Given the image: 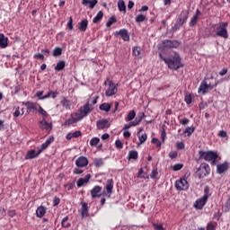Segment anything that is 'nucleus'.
I'll use <instances>...</instances> for the list:
<instances>
[{"instance_id": "864d4df0", "label": "nucleus", "mask_w": 230, "mask_h": 230, "mask_svg": "<svg viewBox=\"0 0 230 230\" xmlns=\"http://www.w3.org/2000/svg\"><path fill=\"white\" fill-rule=\"evenodd\" d=\"M184 165L182 164H176L173 165L172 170L173 172H179V170H182Z\"/></svg>"}, {"instance_id": "f3484780", "label": "nucleus", "mask_w": 230, "mask_h": 230, "mask_svg": "<svg viewBox=\"0 0 230 230\" xmlns=\"http://www.w3.org/2000/svg\"><path fill=\"white\" fill-rule=\"evenodd\" d=\"M227 170H229V164L227 162L217 165V173H219V175H222Z\"/></svg>"}, {"instance_id": "603ef678", "label": "nucleus", "mask_w": 230, "mask_h": 230, "mask_svg": "<svg viewBox=\"0 0 230 230\" xmlns=\"http://www.w3.org/2000/svg\"><path fill=\"white\" fill-rule=\"evenodd\" d=\"M157 175H159V172H157V168L153 169L150 174L151 179H157Z\"/></svg>"}, {"instance_id": "5701e85b", "label": "nucleus", "mask_w": 230, "mask_h": 230, "mask_svg": "<svg viewBox=\"0 0 230 230\" xmlns=\"http://www.w3.org/2000/svg\"><path fill=\"white\" fill-rule=\"evenodd\" d=\"M0 48L2 49L8 48V38L3 33H0Z\"/></svg>"}, {"instance_id": "1a4fd4ad", "label": "nucleus", "mask_w": 230, "mask_h": 230, "mask_svg": "<svg viewBox=\"0 0 230 230\" xmlns=\"http://www.w3.org/2000/svg\"><path fill=\"white\" fill-rule=\"evenodd\" d=\"M109 82V87L106 90V96L111 97V96H114V94H116V93H118V85L116 84H114V82L110 81L109 79H107Z\"/></svg>"}, {"instance_id": "79ce46f5", "label": "nucleus", "mask_w": 230, "mask_h": 230, "mask_svg": "<svg viewBox=\"0 0 230 230\" xmlns=\"http://www.w3.org/2000/svg\"><path fill=\"white\" fill-rule=\"evenodd\" d=\"M68 221H69V217L68 216L65 217L61 221L62 227H66V228L69 227L71 226V223H67Z\"/></svg>"}, {"instance_id": "a19ab883", "label": "nucleus", "mask_w": 230, "mask_h": 230, "mask_svg": "<svg viewBox=\"0 0 230 230\" xmlns=\"http://www.w3.org/2000/svg\"><path fill=\"white\" fill-rule=\"evenodd\" d=\"M134 118H136V111H130L128 113V116L126 117L125 121H132V119H134Z\"/></svg>"}, {"instance_id": "774afa93", "label": "nucleus", "mask_w": 230, "mask_h": 230, "mask_svg": "<svg viewBox=\"0 0 230 230\" xmlns=\"http://www.w3.org/2000/svg\"><path fill=\"white\" fill-rule=\"evenodd\" d=\"M227 68H223L221 71H219V75L220 76H226V75H227Z\"/></svg>"}, {"instance_id": "8fccbe9b", "label": "nucleus", "mask_w": 230, "mask_h": 230, "mask_svg": "<svg viewBox=\"0 0 230 230\" xmlns=\"http://www.w3.org/2000/svg\"><path fill=\"white\" fill-rule=\"evenodd\" d=\"M98 143H100V139L98 137H93L90 140L91 146H96V145H98Z\"/></svg>"}, {"instance_id": "6ab92c4d", "label": "nucleus", "mask_w": 230, "mask_h": 230, "mask_svg": "<svg viewBox=\"0 0 230 230\" xmlns=\"http://www.w3.org/2000/svg\"><path fill=\"white\" fill-rule=\"evenodd\" d=\"M81 217L83 218H86V217H89V204L85 202L81 203Z\"/></svg>"}, {"instance_id": "4468645a", "label": "nucleus", "mask_w": 230, "mask_h": 230, "mask_svg": "<svg viewBox=\"0 0 230 230\" xmlns=\"http://www.w3.org/2000/svg\"><path fill=\"white\" fill-rule=\"evenodd\" d=\"M143 116H145V113H143L142 116L136 118L133 121L129 122V124H125L124 130H128L130 127H137V125H139V123L143 121Z\"/></svg>"}, {"instance_id": "f8f14e48", "label": "nucleus", "mask_w": 230, "mask_h": 230, "mask_svg": "<svg viewBox=\"0 0 230 230\" xmlns=\"http://www.w3.org/2000/svg\"><path fill=\"white\" fill-rule=\"evenodd\" d=\"M96 127L98 130H105V128H109L111 127V123L107 119H102L96 121Z\"/></svg>"}, {"instance_id": "bf43d9fd", "label": "nucleus", "mask_w": 230, "mask_h": 230, "mask_svg": "<svg viewBox=\"0 0 230 230\" xmlns=\"http://www.w3.org/2000/svg\"><path fill=\"white\" fill-rule=\"evenodd\" d=\"M153 227L155 230H164V227L161 224L159 225V224L153 223Z\"/></svg>"}, {"instance_id": "f704fd0d", "label": "nucleus", "mask_w": 230, "mask_h": 230, "mask_svg": "<svg viewBox=\"0 0 230 230\" xmlns=\"http://www.w3.org/2000/svg\"><path fill=\"white\" fill-rule=\"evenodd\" d=\"M102 19H103V12L99 11L97 13L96 16L93 19V24H98V22H100V21H102Z\"/></svg>"}, {"instance_id": "ea45409f", "label": "nucleus", "mask_w": 230, "mask_h": 230, "mask_svg": "<svg viewBox=\"0 0 230 230\" xmlns=\"http://www.w3.org/2000/svg\"><path fill=\"white\" fill-rule=\"evenodd\" d=\"M52 55L54 57H60V55H62V48L60 47L54 48V49L52 50Z\"/></svg>"}, {"instance_id": "e2e57ef3", "label": "nucleus", "mask_w": 230, "mask_h": 230, "mask_svg": "<svg viewBox=\"0 0 230 230\" xmlns=\"http://www.w3.org/2000/svg\"><path fill=\"white\" fill-rule=\"evenodd\" d=\"M184 144L182 143V142H177L176 143V148L178 149V150H183V148H184Z\"/></svg>"}, {"instance_id": "c9c22d12", "label": "nucleus", "mask_w": 230, "mask_h": 230, "mask_svg": "<svg viewBox=\"0 0 230 230\" xmlns=\"http://www.w3.org/2000/svg\"><path fill=\"white\" fill-rule=\"evenodd\" d=\"M55 141V137H49L45 143H43L41 145L42 146V150H46V148H48V146H49V145H51V143H53Z\"/></svg>"}, {"instance_id": "7ed1b4c3", "label": "nucleus", "mask_w": 230, "mask_h": 230, "mask_svg": "<svg viewBox=\"0 0 230 230\" xmlns=\"http://www.w3.org/2000/svg\"><path fill=\"white\" fill-rule=\"evenodd\" d=\"M227 26L229 23L221 22L216 27V37H221V39H229V32H227Z\"/></svg>"}, {"instance_id": "b1692460", "label": "nucleus", "mask_w": 230, "mask_h": 230, "mask_svg": "<svg viewBox=\"0 0 230 230\" xmlns=\"http://www.w3.org/2000/svg\"><path fill=\"white\" fill-rule=\"evenodd\" d=\"M132 52L136 58H143V50H141V47H133Z\"/></svg>"}, {"instance_id": "13d9d810", "label": "nucleus", "mask_w": 230, "mask_h": 230, "mask_svg": "<svg viewBox=\"0 0 230 230\" xmlns=\"http://www.w3.org/2000/svg\"><path fill=\"white\" fill-rule=\"evenodd\" d=\"M151 143L157 146V148H161V141H159V139L152 138Z\"/></svg>"}, {"instance_id": "6e6552de", "label": "nucleus", "mask_w": 230, "mask_h": 230, "mask_svg": "<svg viewBox=\"0 0 230 230\" xmlns=\"http://www.w3.org/2000/svg\"><path fill=\"white\" fill-rule=\"evenodd\" d=\"M166 48L167 49H172L173 48H179V42L177 40H164L161 46L159 47V49H164Z\"/></svg>"}, {"instance_id": "ddd939ff", "label": "nucleus", "mask_w": 230, "mask_h": 230, "mask_svg": "<svg viewBox=\"0 0 230 230\" xmlns=\"http://www.w3.org/2000/svg\"><path fill=\"white\" fill-rule=\"evenodd\" d=\"M89 164V160L85 156H79L75 160V165L77 168H85Z\"/></svg>"}, {"instance_id": "9b49d317", "label": "nucleus", "mask_w": 230, "mask_h": 230, "mask_svg": "<svg viewBox=\"0 0 230 230\" xmlns=\"http://www.w3.org/2000/svg\"><path fill=\"white\" fill-rule=\"evenodd\" d=\"M39 125L41 130H46L47 132H49V134L51 130H53V123L46 121V119H42L41 120H40Z\"/></svg>"}, {"instance_id": "0e129e2a", "label": "nucleus", "mask_w": 230, "mask_h": 230, "mask_svg": "<svg viewBox=\"0 0 230 230\" xmlns=\"http://www.w3.org/2000/svg\"><path fill=\"white\" fill-rule=\"evenodd\" d=\"M209 187H205L204 189V196L203 197H207V199H209Z\"/></svg>"}, {"instance_id": "2eb2a0df", "label": "nucleus", "mask_w": 230, "mask_h": 230, "mask_svg": "<svg viewBox=\"0 0 230 230\" xmlns=\"http://www.w3.org/2000/svg\"><path fill=\"white\" fill-rule=\"evenodd\" d=\"M116 35H119L124 42H128V40H130V35H128V31H127V29H120L116 31Z\"/></svg>"}, {"instance_id": "3c124183", "label": "nucleus", "mask_w": 230, "mask_h": 230, "mask_svg": "<svg viewBox=\"0 0 230 230\" xmlns=\"http://www.w3.org/2000/svg\"><path fill=\"white\" fill-rule=\"evenodd\" d=\"M197 21H199V18L197 16H193L189 22V26H195V24H197Z\"/></svg>"}, {"instance_id": "c756f323", "label": "nucleus", "mask_w": 230, "mask_h": 230, "mask_svg": "<svg viewBox=\"0 0 230 230\" xmlns=\"http://www.w3.org/2000/svg\"><path fill=\"white\" fill-rule=\"evenodd\" d=\"M55 71L57 72H60V71H64V69H66V61L64 60H59L56 66H55Z\"/></svg>"}, {"instance_id": "09e8293b", "label": "nucleus", "mask_w": 230, "mask_h": 230, "mask_svg": "<svg viewBox=\"0 0 230 230\" xmlns=\"http://www.w3.org/2000/svg\"><path fill=\"white\" fill-rule=\"evenodd\" d=\"M82 167H75L73 170V173L75 175H82V173H84V170L81 169Z\"/></svg>"}, {"instance_id": "c03bdc74", "label": "nucleus", "mask_w": 230, "mask_h": 230, "mask_svg": "<svg viewBox=\"0 0 230 230\" xmlns=\"http://www.w3.org/2000/svg\"><path fill=\"white\" fill-rule=\"evenodd\" d=\"M93 164L96 168H100V166H103V160L102 158H96L93 161Z\"/></svg>"}, {"instance_id": "680f3d73", "label": "nucleus", "mask_w": 230, "mask_h": 230, "mask_svg": "<svg viewBox=\"0 0 230 230\" xmlns=\"http://www.w3.org/2000/svg\"><path fill=\"white\" fill-rule=\"evenodd\" d=\"M67 28L68 30H73V17H70L67 22Z\"/></svg>"}, {"instance_id": "f03ea898", "label": "nucleus", "mask_w": 230, "mask_h": 230, "mask_svg": "<svg viewBox=\"0 0 230 230\" xmlns=\"http://www.w3.org/2000/svg\"><path fill=\"white\" fill-rule=\"evenodd\" d=\"M159 58L168 66L169 69H172L173 71H177V69H181V67H184L182 65L181 56L177 52H172L170 58H166L163 57V52L159 53Z\"/></svg>"}, {"instance_id": "9d476101", "label": "nucleus", "mask_w": 230, "mask_h": 230, "mask_svg": "<svg viewBox=\"0 0 230 230\" xmlns=\"http://www.w3.org/2000/svg\"><path fill=\"white\" fill-rule=\"evenodd\" d=\"M22 105H25L26 107V112L27 114H31V112H34V111H37V109L39 108V103L33 102H22Z\"/></svg>"}, {"instance_id": "e433bc0d", "label": "nucleus", "mask_w": 230, "mask_h": 230, "mask_svg": "<svg viewBox=\"0 0 230 230\" xmlns=\"http://www.w3.org/2000/svg\"><path fill=\"white\" fill-rule=\"evenodd\" d=\"M35 157H37V154L34 149L28 151L27 155H25L26 160L35 159Z\"/></svg>"}, {"instance_id": "69168bd1", "label": "nucleus", "mask_w": 230, "mask_h": 230, "mask_svg": "<svg viewBox=\"0 0 230 230\" xmlns=\"http://www.w3.org/2000/svg\"><path fill=\"white\" fill-rule=\"evenodd\" d=\"M217 226L213 225L212 223H208L207 226V230H216Z\"/></svg>"}, {"instance_id": "338daca9", "label": "nucleus", "mask_w": 230, "mask_h": 230, "mask_svg": "<svg viewBox=\"0 0 230 230\" xmlns=\"http://www.w3.org/2000/svg\"><path fill=\"white\" fill-rule=\"evenodd\" d=\"M8 215H9V217H11V218H13V217H15V215H17V211H15V209L9 210Z\"/></svg>"}, {"instance_id": "393cba45", "label": "nucleus", "mask_w": 230, "mask_h": 230, "mask_svg": "<svg viewBox=\"0 0 230 230\" xmlns=\"http://www.w3.org/2000/svg\"><path fill=\"white\" fill-rule=\"evenodd\" d=\"M87 26H89V21L87 19H84L78 22V30L79 31H86Z\"/></svg>"}, {"instance_id": "cd10ccee", "label": "nucleus", "mask_w": 230, "mask_h": 230, "mask_svg": "<svg viewBox=\"0 0 230 230\" xmlns=\"http://www.w3.org/2000/svg\"><path fill=\"white\" fill-rule=\"evenodd\" d=\"M138 157H139V155L137 154V151L131 150L128 152L127 159H128V161L130 160L137 161Z\"/></svg>"}, {"instance_id": "a878e982", "label": "nucleus", "mask_w": 230, "mask_h": 230, "mask_svg": "<svg viewBox=\"0 0 230 230\" xmlns=\"http://www.w3.org/2000/svg\"><path fill=\"white\" fill-rule=\"evenodd\" d=\"M46 211H47L46 207L44 206L38 207V208L36 209V217H38V218H42V217L46 215Z\"/></svg>"}, {"instance_id": "37998d69", "label": "nucleus", "mask_w": 230, "mask_h": 230, "mask_svg": "<svg viewBox=\"0 0 230 230\" xmlns=\"http://www.w3.org/2000/svg\"><path fill=\"white\" fill-rule=\"evenodd\" d=\"M13 118H19V116H21V107L16 106L13 108Z\"/></svg>"}, {"instance_id": "2f4dec72", "label": "nucleus", "mask_w": 230, "mask_h": 230, "mask_svg": "<svg viewBox=\"0 0 230 230\" xmlns=\"http://www.w3.org/2000/svg\"><path fill=\"white\" fill-rule=\"evenodd\" d=\"M111 107H112V104L109 102H104L99 106V109L100 111H103L104 112H110Z\"/></svg>"}, {"instance_id": "39448f33", "label": "nucleus", "mask_w": 230, "mask_h": 230, "mask_svg": "<svg viewBox=\"0 0 230 230\" xmlns=\"http://www.w3.org/2000/svg\"><path fill=\"white\" fill-rule=\"evenodd\" d=\"M189 17H190V13L187 10H182L176 20V22L174 24V29L179 30L181 26L186 24Z\"/></svg>"}, {"instance_id": "20e7f679", "label": "nucleus", "mask_w": 230, "mask_h": 230, "mask_svg": "<svg viewBox=\"0 0 230 230\" xmlns=\"http://www.w3.org/2000/svg\"><path fill=\"white\" fill-rule=\"evenodd\" d=\"M199 159H204V161H207L209 163V161H212L214 159H218V154L215 151H199Z\"/></svg>"}, {"instance_id": "de8ad7c7", "label": "nucleus", "mask_w": 230, "mask_h": 230, "mask_svg": "<svg viewBox=\"0 0 230 230\" xmlns=\"http://www.w3.org/2000/svg\"><path fill=\"white\" fill-rule=\"evenodd\" d=\"M184 102L187 103V105H190L191 103V93H185Z\"/></svg>"}, {"instance_id": "5fc2aeb1", "label": "nucleus", "mask_w": 230, "mask_h": 230, "mask_svg": "<svg viewBox=\"0 0 230 230\" xmlns=\"http://www.w3.org/2000/svg\"><path fill=\"white\" fill-rule=\"evenodd\" d=\"M115 146L118 150H121V148H123V142H121V140H116Z\"/></svg>"}, {"instance_id": "423d86ee", "label": "nucleus", "mask_w": 230, "mask_h": 230, "mask_svg": "<svg viewBox=\"0 0 230 230\" xmlns=\"http://www.w3.org/2000/svg\"><path fill=\"white\" fill-rule=\"evenodd\" d=\"M210 172H211V168L209 167V164L206 163H202L197 171L199 179H204V177H208V175Z\"/></svg>"}, {"instance_id": "7c9ffc66", "label": "nucleus", "mask_w": 230, "mask_h": 230, "mask_svg": "<svg viewBox=\"0 0 230 230\" xmlns=\"http://www.w3.org/2000/svg\"><path fill=\"white\" fill-rule=\"evenodd\" d=\"M208 91V83H206V81L201 82L198 89V93H202V94H206Z\"/></svg>"}, {"instance_id": "f257e3e1", "label": "nucleus", "mask_w": 230, "mask_h": 230, "mask_svg": "<svg viewBox=\"0 0 230 230\" xmlns=\"http://www.w3.org/2000/svg\"><path fill=\"white\" fill-rule=\"evenodd\" d=\"M93 111H94L93 104L87 102L84 105L81 106L76 112L71 113L70 118L65 120L62 127H71V125H75V123H78V121H82V119L86 118V116H89Z\"/></svg>"}, {"instance_id": "a18cd8bd", "label": "nucleus", "mask_w": 230, "mask_h": 230, "mask_svg": "<svg viewBox=\"0 0 230 230\" xmlns=\"http://www.w3.org/2000/svg\"><path fill=\"white\" fill-rule=\"evenodd\" d=\"M146 16H145L143 14H138L135 18L136 22H144V21H146Z\"/></svg>"}, {"instance_id": "473e14b6", "label": "nucleus", "mask_w": 230, "mask_h": 230, "mask_svg": "<svg viewBox=\"0 0 230 230\" xmlns=\"http://www.w3.org/2000/svg\"><path fill=\"white\" fill-rule=\"evenodd\" d=\"M113 188H114V181H112V179L107 180V183H106L107 193H112Z\"/></svg>"}, {"instance_id": "a211bd4d", "label": "nucleus", "mask_w": 230, "mask_h": 230, "mask_svg": "<svg viewBox=\"0 0 230 230\" xmlns=\"http://www.w3.org/2000/svg\"><path fill=\"white\" fill-rule=\"evenodd\" d=\"M208 202L207 196H203L200 199H198L194 204V207H196L197 209H202L204 206H206V203Z\"/></svg>"}, {"instance_id": "4c0bfd02", "label": "nucleus", "mask_w": 230, "mask_h": 230, "mask_svg": "<svg viewBox=\"0 0 230 230\" xmlns=\"http://www.w3.org/2000/svg\"><path fill=\"white\" fill-rule=\"evenodd\" d=\"M114 22H118V19H116V16H111L108 19L106 22V28H111Z\"/></svg>"}, {"instance_id": "4be33fe9", "label": "nucleus", "mask_w": 230, "mask_h": 230, "mask_svg": "<svg viewBox=\"0 0 230 230\" xmlns=\"http://www.w3.org/2000/svg\"><path fill=\"white\" fill-rule=\"evenodd\" d=\"M82 4L93 10V8H94V5L98 4V0H82Z\"/></svg>"}, {"instance_id": "72a5a7b5", "label": "nucleus", "mask_w": 230, "mask_h": 230, "mask_svg": "<svg viewBox=\"0 0 230 230\" xmlns=\"http://www.w3.org/2000/svg\"><path fill=\"white\" fill-rule=\"evenodd\" d=\"M118 8H119V11L123 12V13H127V5L125 4V1L119 0Z\"/></svg>"}, {"instance_id": "c85d7f7f", "label": "nucleus", "mask_w": 230, "mask_h": 230, "mask_svg": "<svg viewBox=\"0 0 230 230\" xmlns=\"http://www.w3.org/2000/svg\"><path fill=\"white\" fill-rule=\"evenodd\" d=\"M36 111L40 114V116H42V119H47L48 117L49 116V114H48V111H46L44 110V108H42V106H40V104L38 105V109L36 110Z\"/></svg>"}, {"instance_id": "0eeeda50", "label": "nucleus", "mask_w": 230, "mask_h": 230, "mask_svg": "<svg viewBox=\"0 0 230 230\" xmlns=\"http://www.w3.org/2000/svg\"><path fill=\"white\" fill-rule=\"evenodd\" d=\"M175 188L177 191H186L190 188V183L184 178H181L175 181Z\"/></svg>"}, {"instance_id": "6e6d98bb", "label": "nucleus", "mask_w": 230, "mask_h": 230, "mask_svg": "<svg viewBox=\"0 0 230 230\" xmlns=\"http://www.w3.org/2000/svg\"><path fill=\"white\" fill-rule=\"evenodd\" d=\"M33 58L36 60H44V54L36 53L33 55Z\"/></svg>"}, {"instance_id": "aec40b11", "label": "nucleus", "mask_w": 230, "mask_h": 230, "mask_svg": "<svg viewBox=\"0 0 230 230\" xmlns=\"http://www.w3.org/2000/svg\"><path fill=\"white\" fill-rule=\"evenodd\" d=\"M89 181H91V174H86L84 178H80L76 182L77 188H82V186L87 184Z\"/></svg>"}, {"instance_id": "dca6fc26", "label": "nucleus", "mask_w": 230, "mask_h": 230, "mask_svg": "<svg viewBox=\"0 0 230 230\" xmlns=\"http://www.w3.org/2000/svg\"><path fill=\"white\" fill-rule=\"evenodd\" d=\"M91 196H92V199H98L102 197V187L100 185L94 186L91 190Z\"/></svg>"}, {"instance_id": "052dcab7", "label": "nucleus", "mask_w": 230, "mask_h": 230, "mask_svg": "<svg viewBox=\"0 0 230 230\" xmlns=\"http://www.w3.org/2000/svg\"><path fill=\"white\" fill-rule=\"evenodd\" d=\"M59 204H60V198L55 196V197L53 198V206H54V207H55V206H58Z\"/></svg>"}, {"instance_id": "49530a36", "label": "nucleus", "mask_w": 230, "mask_h": 230, "mask_svg": "<svg viewBox=\"0 0 230 230\" xmlns=\"http://www.w3.org/2000/svg\"><path fill=\"white\" fill-rule=\"evenodd\" d=\"M137 136H138L140 145H143V143H145V141H146V139L148 137L146 136V134H143V135L139 136V132L137 133Z\"/></svg>"}, {"instance_id": "bb28decb", "label": "nucleus", "mask_w": 230, "mask_h": 230, "mask_svg": "<svg viewBox=\"0 0 230 230\" xmlns=\"http://www.w3.org/2000/svg\"><path fill=\"white\" fill-rule=\"evenodd\" d=\"M80 136H82V131L76 130L73 133L72 132L67 133L66 137L67 141H71V139H73L75 137H80Z\"/></svg>"}, {"instance_id": "58836bf2", "label": "nucleus", "mask_w": 230, "mask_h": 230, "mask_svg": "<svg viewBox=\"0 0 230 230\" xmlns=\"http://www.w3.org/2000/svg\"><path fill=\"white\" fill-rule=\"evenodd\" d=\"M195 132V127H187L183 131V134H187V137H190L191 134Z\"/></svg>"}, {"instance_id": "412c9836", "label": "nucleus", "mask_w": 230, "mask_h": 230, "mask_svg": "<svg viewBox=\"0 0 230 230\" xmlns=\"http://www.w3.org/2000/svg\"><path fill=\"white\" fill-rule=\"evenodd\" d=\"M60 104L66 111H71V101L67 100L66 97H62L60 100Z\"/></svg>"}, {"instance_id": "4d7b16f0", "label": "nucleus", "mask_w": 230, "mask_h": 230, "mask_svg": "<svg viewBox=\"0 0 230 230\" xmlns=\"http://www.w3.org/2000/svg\"><path fill=\"white\" fill-rule=\"evenodd\" d=\"M177 155H179V153H177V151H171L169 153L170 159H177Z\"/></svg>"}]
</instances>
